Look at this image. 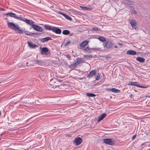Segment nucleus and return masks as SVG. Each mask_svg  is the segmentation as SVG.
<instances>
[{"label":"nucleus","instance_id":"obj_1","mask_svg":"<svg viewBox=\"0 0 150 150\" xmlns=\"http://www.w3.org/2000/svg\"><path fill=\"white\" fill-rule=\"evenodd\" d=\"M7 25L8 28L15 30L18 29L19 26L18 25L15 24L13 22H7Z\"/></svg>","mask_w":150,"mask_h":150},{"label":"nucleus","instance_id":"obj_2","mask_svg":"<svg viewBox=\"0 0 150 150\" xmlns=\"http://www.w3.org/2000/svg\"><path fill=\"white\" fill-rule=\"evenodd\" d=\"M103 142L105 143L110 145H114L115 143L114 140L112 139H104Z\"/></svg>","mask_w":150,"mask_h":150},{"label":"nucleus","instance_id":"obj_3","mask_svg":"<svg viewBox=\"0 0 150 150\" xmlns=\"http://www.w3.org/2000/svg\"><path fill=\"white\" fill-rule=\"evenodd\" d=\"M114 46V44L113 42L111 41H108L107 42L104 47L107 49L113 48Z\"/></svg>","mask_w":150,"mask_h":150},{"label":"nucleus","instance_id":"obj_4","mask_svg":"<svg viewBox=\"0 0 150 150\" xmlns=\"http://www.w3.org/2000/svg\"><path fill=\"white\" fill-rule=\"evenodd\" d=\"M129 22L132 28L136 29L137 28V24L135 20L132 19H130L129 20Z\"/></svg>","mask_w":150,"mask_h":150},{"label":"nucleus","instance_id":"obj_5","mask_svg":"<svg viewBox=\"0 0 150 150\" xmlns=\"http://www.w3.org/2000/svg\"><path fill=\"white\" fill-rule=\"evenodd\" d=\"M82 142V139L80 137H77L74 140V143L76 146L80 145Z\"/></svg>","mask_w":150,"mask_h":150},{"label":"nucleus","instance_id":"obj_6","mask_svg":"<svg viewBox=\"0 0 150 150\" xmlns=\"http://www.w3.org/2000/svg\"><path fill=\"white\" fill-rule=\"evenodd\" d=\"M49 50L46 47H43L42 49L41 53L42 54L47 55L49 54Z\"/></svg>","mask_w":150,"mask_h":150},{"label":"nucleus","instance_id":"obj_7","mask_svg":"<svg viewBox=\"0 0 150 150\" xmlns=\"http://www.w3.org/2000/svg\"><path fill=\"white\" fill-rule=\"evenodd\" d=\"M32 28L34 30L37 31L42 32V28L41 27L36 25L34 24L33 25Z\"/></svg>","mask_w":150,"mask_h":150},{"label":"nucleus","instance_id":"obj_8","mask_svg":"<svg viewBox=\"0 0 150 150\" xmlns=\"http://www.w3.org/2000/svg\"><path fill=\"white\" fill-rule=\"evenodd\" d=\"M58 82V80L55 78L52 79L50 81V84L51 85H55L56 86L57 85L56 83Z\"/></svg>","mask_w":150,"mask_h":150},{"label":"nucleus","instance_id":"obj_9","mask_svg":"<svg viewBox=\"0 0 150 150\" xmlns=\"http://www.w3.org/2000/svg\"><path fill=\"white\" fill-rule=\"evenodd\" d=\"M52 31L56 33L60 34L61 33V30L57 27H53Z\"/></svg>","mask_w":150,"mask_h":150},{"label":"nucleus","instance_id":"obj_10","mask_svg":"<svg viewBox=\"0 0 150 150\" xmlns=\"http://www.w3.org/2000/svg\"><path fill=\"white\" fill-rule=\"evenodd\" d=\"M96 71L95 70H93L91 71L89 74L88 75V77L89 78H91L93 77V76L96 75Z\"/></svg>","mask_w":150,"mask_h":150},{"label":"nucleus","instance_id":"obj_11","mask_svg":"<svg viewBox=\"0 0 150 150\" xmlns=\"http://www.w3.org/2000/svg\"><path fill=\"white\" fill-rule=\"evenodd\" d=\"M107 114L105 113L101 114L98 117V119L97 122H99L101 120H103L105 117L106 116Z\"/></svg>","mask_w":150,"mask_h":150},{"label":"nucleus","instance_id":"obj_12","mask_svg":"<svg viewBox=\"0 0 150 150\" xmlns=\"http://www.w3.org/2000/svg\"><path fill=\"white\" fill-rule=\"evenodd\" d=\"M88 40H85L79 44V46L82 48H83L88 44Z\"/></svg>","mask_w":150,"mask_h":150},{"label":"nucleus","instance_id":"obj_13","mask_svg":"<svg viewBox=\"0 0 150 150\" xmlns=\"http://www.w3.org/2000/svg\"><path fill=\"white\" fill-rule=\"evenodd\" d=\"M75 60L78 65L80 64L83 62L84 61V59L83 58H79L76 59Z\"/></svg>","mask_w":150,"mask_h":150},{"label":"nucleus","instance_id":"obj_14","mask_svg":"<svg viewBox=\"0 0 150 150\" xmlns=\"http://www.w3.org/2000/svg\"><path fill=\"white\" fill-rule=\"evenodd\" d=\"M78 65L77 63L76 62V61L75 60L73 63L71 64L69 67L71 69H74Z\"/></svg>","mask_w":150,"mask_h":150},{"label":"nucleus","instance_id":"obj_15","mask_svg":"<svg viewBox=\"0 0 150 150\" xmlns=\"http://www.w3.org/2000/svg\"><path fill=\"white\" fill-rule=\"evenodd\" d=\"M131 84L132 85L136 86H137L139 87H140L141 88H145L147 87H144V86H140L139 83H138L136 82H132L131 83Z\"/></svg>","mask_w":150,"mask_h":150},{"label":"nucleus","instance_id":"obj_16","mask_svg":"<svg viewBox=\"0 0 150 150\" xmlns=\"http://www.w3.org/2000/svg\"><path fill=\"white\" fill-rule=\"evenodd\" d=\"M25 22L29 25H31L32 27H33V25H34V22L33 21L28 19H26V20H25Z\"/></svg>","mask_w":150,"mask_h":150},{"label":"nucleus","instance_id":"obj_17","mask_svg":"<svg viewBox=\"0 0 150 150\" xmlns=\"http://www.w3.org/2000/svg\"><path fill=\"white\" fill-rule=\"evenodd\" d=\"M127 54H128L134 55L137 54L136 52L133 50H129L127 51Z\"/></svg>","mask_w":150,"mask_h":150},{"label":"nucleus","instance_id":"obj_18","mask_svg":"<svg viewBox=\"0 0 150 150\" xmlns=\"http://www.w3.org/2000/svg\"><path fill=\"white\" fill-rule=\"evenodd\" d=\"M52 38L50 37H47L45 38L40 39V41L42 42H44L46 41H48L49 40H52Z\"/></svg>","mask_w":150,"mask_h":150},{"label":"nucleus","instance_id":"obj_19","mask_svg":"<svg viewBox=\"0 0 150 150\" xmlns=\"http://www.w3.org/2000/svg\"><path fill=\"white\" fill-rule=\"evenodd\" d=\"M93 49L92 48H90L88 47H86L84 49V50L86 52L88 53H90L91 52L92 50H93Z\"/></svg>","mask_w":150,"mask_h":150},{"label":"nucleus","instance_id":"obj_20","mask_svg":"<svg viewBox=\"0 0 150 150\" xmlns=\"http://www.w3.org/2000/svg\"><path fill=\"white\" fill-rule=\"evenodd\" d=\"M136 60L139 62L142 63H143L145 61V59L140 57H137L136 58Z\"/></svg>","mask_w":150,"mask_h":150},{"label":"nucleus","instance_id":"obj_21","mask_svg":"<svg viewBox=\"0 0 150 150\" xmlns=\"http://www.w3.org/2000/svg\"><path fill=\"white\" fill-rule=\"evenodd\" d=\"M58 13L63 15L67 19L70 20H71V18L70 16H68L67 15L65 14H64V13H62L61 12H58Z\"/></svg>","mask_w":150,"mask_h":150},{"label":"nucleus","instance_id":"obj_22","mask_svg":"<svg viewBox=\"0 0 150 150\" xmlns=\"http://www.w3.org/2000/svg\"><path fill=\"white\" fill-rule=\"evenodd\" d=\"M44 27L46 30H52V29L53 28V27L48 25H45Z\"/></svg>","mask_w":150,"mask_h":150},{"label":"nucleus","instance_id":"obj_23","mask_svg":"<svg viewBox=\"0 0 150 150\" xmlns=\"http://www.w3.org/2000/svg\"><path fill=\"white\" fill-rule=\"evenodd\" d=\"M6 15L9 16L10 17H12L15 18L16 15L15 13H8L6 14Z\"/></svg>","mask_w":150,"mask_h":150},{"label":"nucleus","instance_id":"obj_24","mask_svg":"<svg viewBox=\"0 0 150 150\" xmlns=\"http://www.w3.org/2000/svg\"><path fill=\"white\" fill-rule=\"evenodd\" d=\"M28 46L30 48H34L35 47H36V45L34 44H33V43H31V42H28Z\"/></svg>","mask_w":150,"mask_h":150},{"label":"nucleus","instance_id":"obj_25","mask_svg":"<svg viewBox=\"0 0 150 150\" xmlns=\"http://www.w3.org/2000/svg\"><path fill=\"white\" fill-rule=\"evenodd\" d=\"M97 38L98 39L100 40L103 42L106 41L105 39L103 37H98V38Z\"/></svg>","mask_w":150,"mask_h":150},{"label":"nucleus","instance_id":"obj_26","mask_svg":"<svg viewBox=\"0 0 150 150\" xmlns=\"http://www.w3.org/2000/svg\"><path fill=\"white\" fill-rule=\"evenodd\" d=\"M70 33V31L67 30H65L62 32V34L64 35H68Z\"/></svg>","mask_w":150,"mask_h":150},{"label":"nucleus","instance_id":"obj_27","mask_svg":"<svg viewBox=\"0 0 150 150\" xmlns=\"http://www.w3.org/2000/svg\"><path fill=\"white\" fill-rule=\"evenodd\" d=\"M35 64L40 65H41L43 63V62L41 60H35Z\"/></svg>","mask_w":150,"mask_h":150},{"label":"nucleus","instance_id":"obj_28","mask_svg":"<svg viewBox=\"0 0 150 150\" xmlns=\"http://www.w3.org/2000/svg\"><path fill=\"white\" fill-rule=\"evenodd\" d=\"M112 91L115 93H119L120 92V90L117 89L116 88H113L112 89Z\"/></svg>","mask_w":150,"mask_h":150},{"label":"nucleus","instance_id":"obj_29","mask_svg":"<svg viewBox=\"0 0 150 150\" xmlns=\"http://www.w3.org/2000/svg\"><path fill=\"white\" fill-rule=\"evenodd\" d=\"M86 94L88 97H95L96 96L95 94L92 93H87Z\"/></svg>","mask_w":150,"mask_h":150},{"label":"nucleus","instance_id":"obj_30","mask_svg":"<svg viewBox=\"0 0 150 150\" xmlns=\"http://www.w3.org/2000/svg\"><path fill=\"white\" fill-rule=\"evenodd\" d=\"M95 79L96 80H98L100 79V77L99 74H98L95 77Z\"/></svg>","mask_w":150,"mask_h":150},{"label":"nucleus","instance_id":"obj_31","mask_svg":"<svg viewBox=\"0 0 150 150\" xmlns=\"http://www.w3.org/2000/svg\"><path fill=\"white\" fill-rule=\"evenodd\" d=\"M16 30H18V33H20V34H22L23 33V32L22 30H20V27L19 26L18 29H17Z\"/></svg>","mask_w":150,"mask_h":150},{"label":"nucleus","instance_id":"obj_32","mask_svg":"<svg viewBox=\"0 0 150 150\" xmlns=\"http://www.w3.org/2000/svg\"><path fill=\"white\" fill-rule=\"evenodd\" d=\"M81 7L82 9L84 10H86L89 9H90L87 7L81 6Z\"/></svg>","mask_w":150,"mask_h":150},{"label":"nucleus","instance_id":"obj_33","mask_svg":"<svg viewBox=\"0 0 150 150\" xmlns=\"http://www.w3.org/2000/svg\"><path fill=\"white\" fill-rule=\"evenodd\" d=\"M83 57L86 58H91L92 56L90 55H84L83 56Z\"/></svg>","mask_w":150,"mask_h":150},{"label":"nucleus","instance_id":"obj_34","mask_svg":"<svg viewBox=\"0 0 150 150\" xmlns=\"http://www.w3.org/2000/svg\"><path fill=\"white\" fill-rule=\"evenodd\" d=\"M93 29L94 31H98L99 30V29L97 27H94L93 28Z\"/></svg>","mask_w":150,"mask_h":150},{"label":"nucleus","instance_id":"obj_35","mask_svg":"<svg viewBox=\"0 0 150 150\" xmlns=\"http://www.w3.org/2000/svg\"><path fill=\"white\" fill-rule=\"evenodd\" d=\"M66 57L69 59H70L71 58L70 55H65Z\"/></svg>","mask_w":150,"mask_h":150},{"label":"nucleus","instance_id":"obj_36","mask_svg":"<svg viewBox=\"0 0 150 150\" xmlns=\"http://www.w3.org/2000/svg\"><path fill=\"white\" fill-rule=\"evenodd\" d=\"M15 18L20 20L22 19V18L21 17L19 16H16Z\"/></svg>","mask_w":150,"mask_h":150},{"label":"nucleus","instance_id":"obj_37","mask_svg":"<svg viewBox=\"0 0 150 150\" xmlns=\"http://www.w3.org/2000/svg\"><path fill=\"white\" fill-rule=\"evenodd\" d=\"M70 43V41H67L65 43V45H68Z\"/></svg>","mask_w":150,"mask_h":150},{"label":"nucleus","instance_id":"obj_38","mask_svg":"<svg viewBox=\"0 0 150 150\" xmlns=\"http://www.w3.org/2000/svg\"><path fill=\"white\" fill-rule=\"evenodd\" d=\"M136 135H134L132 137V139H133V140L134 139L136 138Z\"/></svg>","mask_w":150,"mask_h":150},{"label":"nucleus","instance_id":"obj_39","mask_svg":"<svg viewBox=\"0 0 150 150\" xmlns=\"http://www.w3.org/2000/svg\"><path fill=\"white\" fill-rule=\"evenodd\" d=\"M105 58L106 59H110L111 58L109 56H107L105 57Z\"/></svg>","mask_w":150,"mask_h":150},{"label":"nucleus","instance_id":"obj_40","mask_svg":"<svg viewBox=\"0 0 150 150\" xmlns=\"http://www.w3.org/2000/svg\"><path fill=\"white\" fill-rule=\"evenodd\" d=\"M133 13L134 14H137V12L135 11H133Z\"/></svg>","mask_w":150,"mask_h":150},{"label":"nucleus","instance_id":"obj_41","mask_svg":"<svg viewBox=\"0 0 150 150\" xmlns=\"http://www.w3.org/2000/svg\"><path fill=\"white\" fill-rule=\"evenodd\" d=\"M26 19L25 18H22V19H21V20H22V21H24V22H25V20H26Z\"/></svg>","mask_w":150,"mask_h":150},{"label":"nucleus","instance_id":"obj_42","mask_svg":"<svg viewBox=\"0 0 150 150\" xmlns=\"http://www.w3.org/2000/svg\"><path fill=\"white\" fill-rule=\"evenodd\" d=\"M118 45H123V44H122V43H118Z\"/></svg>","mask_w":150,"mask_h":150},{"label":"nucleus","instance_id":"obj_43","mask_svg":"<svg viewBox=\"0 0 150 150\" xmlns=\"http://www.w3.org/2000/svg\"><path fill=\"white\" fill-rule=\"evenodd\" d=\"M146 97L150 98V95H147L146 96Z\"/></svg>","mask_w":150,"mask_h":150},{"label":"nucleus","instance_id":"obj_44","mask_svg":"<svg viewBox=\"0 0 150 150\" xmlns=\"http://www.w3.org/2000/svg\"><path fill=\"white\" fill-rule=\"evenodd\" d=\"M114 47L115 48H117L118 47V46H114Z\"/></svg>","mask_w":150,"mask_h":150},{"label":"nucleus","instance_id":"obj_45","mask_svg":"<svg viewBox=\"0 0 150 150\" xmlns=\"http://www.w3.org/2000/svg\"><path fill=\"white\" fill-rule=\"evenodd\" d=\"M1 83V82H0V83Z\"/></svg>","mask_w":150,"mask_h":150}]
</instances>
